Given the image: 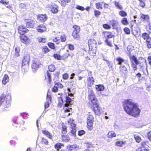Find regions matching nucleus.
Masks as SVG:
<instances>
[{
  "mask_svg": "<svg viewBox=\"0 0 151 151\" xmlns=\"http://www.w3.org/2000/svg\"><path fill=\"white\" fill-rule=\"evenodd\" d=\"M42 132L44 135L50 139H52V134L48 131L44 130L42 131Z\"/></svg>",
  "mask_w": 151,
  "mask_h": 151,
  "instance_id": "nucleus-20",
  "label": "nucleus"
},
{
  "mask_svg": "<svg viewBox=\"0 0 151 151\" xmlns=\"http://www.w3.org/2000/svg\"><path fill=\"white\" fill-rule=\"evenodd\" d=\"M70 128L71 129L70 132L72 134V136L74 137H76V126H74L73 125L72 127H70Z\"/></svg>",
  "mask_w": 151,
  "mask_h": 151,
  "instance_id": "nucleus-25",
  "label": "nucleus"
},
{
  "mask_svg": "<svg viewBox=\"0 0 151 151\" xmlns=\"http://www.w3.org/2000/svg\"><path fill=\"white\" fill-rule=\"evenodd\" d=\"M86 132L83 130H81L78 131V134L79 136H81L84 134Z\"/></svg>",
  "mask_w": 151,
  "mask_h": 151,
  "instance_id": "nucleus-61",
  "label": "nucleus"
},
{
  "mask_svg": "<svg viewBox=\"0 0 151 151\" xmlns=\"http://www.w3.org/2000/svg\"><path fill=\"white\" fill-rule=\"evenodd\" d=\"M87 85L88 87H91L94 84L95 80L92 76L88 77L87 79Z\"/></svg>",
  "mask_w": 151,
  "mask_h": 151,
  "instance_id": "nucleus-13",
  "label": "nucleus"
},
{
  "mask_svg": "<svg viewBox=\"0 0 151 151\" xmlns=\"http://www.w3.org/2000/svg\"><path fill=\"white\" fill-rule=\"evenodd\" d=\"M147 135L148 139L151 142V131L148 132L147 133Z\"/></svg>",
  "mask_w": 151,
  "mask_h": 151,
  "instance_id": "nucleus-64",
  "label": "nucleus"
},
{
  "mask_svg": "<svg viewBox=\"0 0 151 151\" xmlns=\"http://www.w3.org/2000/svg\"><path fill=\"white\" fill-rule=\"evenodd\" d=\"M71 0H58L59 3L63 6L65 7L66 4L70 2Z\"/></svg>",
  "mask_w": 151,
  "mask_h": 151,
  "instance_id": "nucleus-27",
  "label": "nucleus"
},
{
  "mask_svg": "<svg viewBox=\"0 0 151 151\" xmlns=\"http://www.w3.org/2000/svg\"><path fill=\"white\" fill-rule=\"evenodd\" d=\"M94 13L95 16L96 17H99L101 14V12L99 11L96 10H94Z\"/></svg>",
  "mask_w": 151,
  "mask_h": 151,
  "instance_id": "nucleus-51",
  "label": "nucleus"
},
{
  "mask_svg": "<svg viewBox=\"0 0 151 151\" xmlns=\"http://www.w3.org/2000/svg\"><path fill=\"white\" fill-rule=\"evenodd\" d=\"M9 81V78L8 75L5 74L2 80V83L4 85H5L6 83Z\"/></svg>",
  "mask_w": 151,
  "mask_h": 151,
  "instance_id": "nucleus-23",
  "label": "nucleus"
},
{
  "mask_svg": "<svg viewBox=\"0 0 151 151\" xmlns=\"http://www.w3.org/2000/svg\"><path fill=\"white\" fill-rule=\"evenodd\" d=\"M88 99L91 104V108L96 115H100L102 113V110L99 106L98 100L93 90L90 89L88 91Z\"/></svg>",
  "mask_w": 151,
  "mask_h": 151,
  "instance_id": "nucleus-2",
  "label": "nucleus"
},
{
  "mask_svg": "<svg viewBox=\"0 0 151 151\" xmlns=\"http://www.w3.org/2000/svg\"><path fill=\"white\" fill-rule=\"evenodd\" d=\"M36 29L38 32L42 33L46 31L47 28L45 25L40 24L36 27Z\"/></svg>",
  "mask_w": 151,
  "mask_h": 151,
  "instance_id": "nucleus-15",
  "label": "nucleus"
},
{
  "mask_svg": "<svg viewBox=\"0 0 151 151\" xmlns=\"http://www.w3.org/2000/svg\"><path fill=\"white\" fill-rule=\"evenodd\" d=\"M58 107H61L63 104V100L62 97H60L58 98Z\"/></svg>",
  "mask_w": 151,
  "mask_h": 151,
  "instance_id": "nucleus-34",
  "label": "nucleus"
},
{
  "mask_svg": "<svg viewBox=\"0 0 151 151\" xmlns=\"http://www.w3.org/2000/svg\"><path fill=\"white\" fill-rule=\"evenodd\" d=\"M145 43L147 48L148 49L151 48V38L146 41Z\"/></svg>",
  "mask_w": 151,
  "mask_h": 151,
  "instance_id": "nucleus-44",
  "label": "nucleus"
},
{
  "mask_svg": "<svg viewBox=\"0 0 151 151\" xmlns=\"http://www.w3.org/2000/svg\"><path fill=\"white\" fill-rule=\"evenodd\" d=\"M47 45L49 47L52 49H55V44L52 42H49L48 43Z\"/></svg>",
  "mask_w": 151,
  "mask_h": 151,
  "instance_id": "nucleus-58",
  "label": "nucleus"
},
{
  "mask_svg": "<svg viewBox=\"0 0 151 151\" xmlns=\"http://www.w3.org/2000/svg\"><path fill=\"white\" fill-rule=\"evenodd\" d=\"M95 88L99 91H103L104 89V87L102 85L99 84L95 85Z\"/></svg>",
  "mask_w": 151,
  "mask_h": 151,
  "instance_id": "nucleus-30",
  "label": "nucleus"
},
{
  "mask_svg": "<svg viewBox=\"0 0 151 151\" xmlns=\"http://www.w3.org/2000/svg\"><path fill=\"white\" fill-rule=\"evenodd\" d=\"M67 126L64 123L62 124L61 132L63 134H66L67 132Z\"/></svg>",
  "mask_w": 151,
  "mask_h": 151,
  "instance_id": "nucleus-32",
  "label": "nucleus"
},
{
  "mask_svg": "<svg viewBox=\"0 0 151 151\" xmlns=\"http://www.w3.org/2000/svg\"><path fill=\"white\" fill-rule=\"evenodd\" d=\"M30 61V56L29 54L26 53L24 55L23 59L22 61V68L24 71H27L28 69L29 62Z\"/></svg>",
  "mask_w": 151,
  "mask_h": 151,
  "instance_id": "nucleus-5",
  "label": "nucleus"
},
{
  "mask_svg": "<svg viewBox=\"0 0 151 151\" xmlns=\"http://www.w3.org/2000/svg\"><path fill=\"white\" fill-rule=\"evenodd\" d=\"M74 120L72 118H70L68 119V122L70 124V127H72L73 125L74 126H76V124L74 123Z\"/></svg>",
  "mask_w": 151,
  "mask_h": 151,
  "instance_id": "nucleus-43",
  "label": "nucleus"
},
{
  "mask_svg": "<svg viewBox=\"0 0 151 151\" xmlns=\"http://www.w3.org/2000/svg\"><path fill=\"white\" fill-rule=\"evenodd\" d=\"M26 26L27 28H33L35 24V21L32 19H24Z\"/></svg>",
  "mask_w": 151,
  "mask_h": 151,
  "instance_id": "nucleus-8",
  "label": "nucleus"
},
{
  "mask_svg": "<svg viewBox=\"0 0 151 151\" xmlns=\"http://www.w3.org/2000/svg\"><path fill=\"white\" fill-rule=\"evenodd\" d=\"M121 23L124 25H127L128 24L127 19L126 17L123 18L121 20Z\"/></svg>",
  "mask_w": 151,
  "mask_h": 151,
  "instance_id": "nucleus-35",
  "label": "nucleus"
},
{
  "mask_svg": "<svg viewBox=\"0 0 151 151\" xmlns=\"http://www.w3.org/2000/svg\"><path fill=\"white\" fill-rule=\"evenodd\" d=\"M134 138L136 140V142L139 143L140 142L142 141V139L141 137L138 136L136 135H134Z\"/></svg>",
  "mask_w": 151,
  "mask_h": 151,
  "instance_id": "nucleus-50",
  "label": "nucleus"
},
{
  "mask_svg": "<svg viewBox=\"0 0 151 151\" xmlns=\"http://www.w3.org/2000/svg\"><path fill=\"white\" fill-rule=\"evenodd\" d=\"M62 141L65 142H68L70 140V138L68 136L64 135H62Z\"/></svg>",
  "mask_w": 151,
  "mask_h": 151,
  "instance_id": "nucleus-39",
  "label": "nucleus"
},
{
  "mask_svg": "<svg viewBox=\"0 0 151 151\" xmlns=\"http://www.w3.org/2000/svg\"><path fill=\"white\" fill-rule=\"evenodd\" d=\"M17 29L18 33L20 35L25 34L28 32L29 30L27 27L23 25H20L17 27Z\"/></svg>",
  "mask_w": 151,
  "mask_h": 151,
  "instance_id": "nucleus-9",
  "label": "nucleus"
},
{
  "mask_svg": "<svg viewBox=\"0 0 151 151\" xmlns=\"http://www.w3.org/2000/svg\"><path fill=\"white\" fill-rule=\"evenodd\" d=\"M39 65L37 63L33 62L32 65V68L33 70H36L39 68Z\"/></svg>",
  "mask_w": 151,
  "mask_h": 151,
  "instance_id": "nucleus-33",
  "label": "nucleus"
},
{
  "mask_svg": "<svg viewBox=\"0 0 151 151\" xmlns=\"http://www.w3.org/2000/svg\"><path fill=\"white\" fill-rule=\"evenodd\" d=\"M47 8L53 14H57L58 12V7L55 4H52L51 5L48 6Z\"/></svg>",
  "mask_w": 151,
  "mask_h": 151,
  "instance_id": "nucleus-11",
  "label": "nucleus"
},
{
  "mask_svg": "<svg viewBox=\"0 0 151 151\" xmlns=\"http://www.w3.org/2000/svg\"><path fill=\"white\" fill-rule=\"evenodd\" d=\"M149 142L148 141H143L141 144V147L144 148L147 146V144H148Z\"/></svg>",
  "mask_w": 151,
  "mask_h": 151,
  "instance_id": "nucleus-54",
  "label": "nucleus"
},
{
  "mask_svg": "<svg viewBox=\"0 0 151 151\" xmlns=\"http://www.w3.org/2000/svg\"><path fill=\"white\" fill-rule=\"evenodd\" d=\"M119 14L120 16L123 17H125L127 15V12L123 10L120 11L119 12Z\"/></svg>",
  "mask_w": 151,
  "mask_h": 151,
  "instance_id": "nucleus-41",
  "label": "nucleus"
},
{
  "mask_svg": "<svg viewBox=\"0 0 151 151\" xmlns=\"http://www.w3.org/2000/svg\"><path fill=\"white\" fill-rule=\"evenodd\" d=\"M79 33L80 32H73L72 36L74 39L78 40L80 38Z\"/></svg>",
  "mask_w": 151,
  "mask_h": 151,
  "instance_id": "nucleus-31",
  "label": "nucleus"
},
{
  "mask_svg": "<svg viewBox=\"0 0 151 151\" xmlns=\"http://www.w3.org/2000/svg\"><path fill=\"white\" fill-rule=\"evenodd\" d=\"M37 41L39 43H45L46 41V39L45 38L38 37L37 38Z\"/></svg>",
  "mask_w": 151,
  "mask_h": 151,
  "instance_id": "nucleus-42",
  "label": "nucleus"
},
{
  "mask_svg": "<svg viewBox=\"0 0 151 151\" xmlns=\"http://www.w3.org/2000/svg\"><path fill=\"white\" fill-rule=\"evenodd\" d=\"M73 28L74 29L73 32H80L81 29L79 26L77 25H74L73 27Z\"/></svg>",
  "mask_w": 151,
  "mask_h": 151,
  "instance_id": "nucleus-36",
  "label": "nucleus"
},
{
  "mask_svg": "<svg viewBox=\"0 0 151 151\" xmlns=\"http://www.w3.org/2000/svg\"><path fill=\"white\" fill-rule=\"evenodd\" d=\"M114 3L115 6L119 10H122L123 9V7L119 3L116 1H114Z\"/></svg>",
  "mask_w": 151,
  "mask_h": 151,
  "instance_id": "nucleus-37",
  "label": "nucleus"
},
{
  "mask_svg": "<svg viewBox=\"0 0 151 151\" xmlns=\"http://www.w3.org/2000/svg\"><path fill=\"white\" fill-rule=\"evenodd\" d=\"M72 99L70 97L66 96L65 97V102L66 103L64 104V107H67L70 104L71 102Z\"/></svg>",
  "mask_w": 151,
  "mask_h": 151,
  "instance_id": "nucleus-26",
  "label": "nucleus"
},
{
  "mask_svg": "<svg viewBox=\"0 0 151 151\" xmlns=\"http://www.w3.org/2000/svg\"><path fill=\"white\" fill-rule=\"evenodd\" d=\"M19 38L20 41L25 44H27L30 41L29 38L25 34L20 35Z\"/></svg>",
  "mask_w": 151,
  "mask_h": 151,
  "instance_id": "nucleus-10",
  "label": "nucleus"
},
{
  "mask_svg": "<svg viewBox=\"0 0 151 151\" xmlns=\"http://www.w3.org/2000/svg\"><path fill=\"white\" fill-rule=\"evenodd\" d=\"M76 8L78 10L82 11H84L85 9L83 7L79 5H77L76 7Z\"/></svg>",
  "mask_w": 151,
  "mask_h": 151,
  "instance_id": "nucleus-62",
  "label": "nucleus"
},
{
  "mask_svg": "<svg viewBox=\"0 0 151 151\" xmlns=\"http://www.w3.org/2000/svg\"><path fill=\"white\" fill-rule=\"evenodd\" d=\"M64 145L62 143L59 142L56 143L54 146L55 148L57 150H59L61 149L62 147H64Z\"/></svg>",
  "mask_w": 151,
  "mask_h": 151,
  "instance_id": "nucleus-22",
  "label": "nucleus"
},
{
  "mask_svg": "<svg viewBox=\"0 0 151 151\" xmlns=\"http://www.w3.org/2000/svg\"><path fill=\"white\" fill-rule=\"evenodd\" d=\"M20 50L19 47H16L15 49V52L14 56L16 57H19L20 55L19 52Z\"/></svg>",
  "mask_w": 151,
  "mask_h": 151,
  "instance_id": "nucleus-46",
  "label": "nucleus"
},
{
  "mask_svg": "<svg viewBox=\"0 0 151 151\" xmlns=\"http://www.w3.org/2000/svg\"><path fill=\"white\" fill-rule=\"evenodd\" d=\"M116 60L118 61V64L120 65H122L121 63L124 62V59L120 57H117L116 58Z\"/></svg>",
  "mask_w": 151,
  "mask_h": 151,
  "instance_id": "nucleus-52",
  "label": "nucleus"
},
{
  "mask_svg": "<svg viewBox=\"0 0 151 151\" xmlns=\"http://www.w3.org/2000/svg\"><path fill=\"white\" fill-rule=\"evenodd\" d=\"M46 75L45 76V79L47 80V84L48 85L50 86L52 82L51 74L48 71H47L46 73Z\"/></svg>",
  "mask_w": 151,
  "mask_h": 151,
  "instance_id": "nucleus-17",
  "label": "nucleus"
},
{
  "mask_svg": "<svg viewBox=\"0 0 151 151\" xmlns=\"http://www.w3.org/2000/svg\"><path fill=\"white\" fill-rule=\"evenodd\" d=\"M126 143L125 141H116L115 144V145L118 147H122Z\"/></svg>",
  "mask_w": 151,
  "mask_h": 151,
  "instance_id": "nucleus-24",
  "label": "nucleus"
},
{
  "mask_svg": "<svg viewBox=\"0 0 151 151\" xmlns=\"http://www.w3.org/2000/svg\"><path fill=\"white\" fill-rule=\"evenodd\" d=\"M55 66L54 65H51L48 66L49 71L51 72H53L55 70Z\"/></svg>",
  "mask_w": 151,
  "mask_h": 151,
  "instance_id": "nucleus-56",
  "label": "nucleus"
},
{
  "mask_svg": "<svg viewBox=\"0 0 151 151\" xmlns=\"http://www.w3.org/2000/svg\"><path fill=\"white\" fill-rule=\"evenodd\" d=\"M53 41L56 43V44L58 45L60 43V41L59 39L57 37H55L53 40Z\"/></svg>",
  "mask_w": 151,
  "mask_h": 151,
  "instance_id": "nucleus-57",
  "label": "nucleus"
},
{
  "mask_svg": "<svg viewBox=\"0 0 151 151\" xmlns=\"http://www.w3.org/2000/svg\"><path fill=\"white\" fill-rule=\"evenodd\" d=\"M103 28L105 29L109 30L111 28V26L107 24H104L102 25Z\"/></svg>",
  "mask_w": 151,
  "mask_h": 151,
  "instance_id": "nucleus-49",
  "label": "nucleus"
},
{
  "mask_svg": "<svg viewBox=\"0 0 151 151\" xmlns=\"http://www.w3.org/2000/svg\"><path fill=\"white\" fill-rule=\"evenodd\" d=\"M122 106L125 112L128 114L134 117L138 116L141 110L138 104L135 103L131 99H128L123 102Z\"/></svg>",
  "mask_w": 151,
  "mask_h": 151,
  "instance_id": "nucleus-1",
  "label": "nucleus"
},
{
  "mask_svg": "<svg viewBox=\"0 0 151 151\" xmlns=\"http://www.w3.org/2000/svg\"><path fill=\"white\" fill-rule=\"evenodd\" d=\"M135 59L136 61H137L138 65H139L141 68H143L145 66L147 67V65L146 63V60L144 58L142 57H140L139 58L138 60L137 58L135 56Z\"/></svg>",
  "mask_w": 151,
  "mask_h": 151,
  "instance_id": "nucleus-6",
  "label": "nucleus"
},
{
  "mask_svg": "<svg viewBox=\"0 0 151 151\" xmlns=\"http://www.w3.org/2000/svg\"><path fill=\"white\" fill-rule=\"evenodd\" d=\"M123 30L125 34L129 35L130 34V30L129 28L125 27Z\"/></svg>",
  "mask_w": 151,
  "mask_h": 151,
  "instance_id": "nucleus-55",
  "label": "nucleus"
},
{
  "mask_svg": "<svg viewBox=\"0 0 151 151\" xmlns=\"http://www.w3.org/2000/svg\"><path fill=\"white\" fill-rule=\"evenodd\" d=\"M119 73L122 75H125L128 72L127 68L123 65H121L119 67Z\"/></svg>",
  "mask_w": 151,
  "mask_h": 151,
  "instance_id": "nucleus-14",
  "label": "nucleus"
},
{
  "mask_svg": "<svg viewBox=\"0 0 151 151\" xmlns=\"http://www.w3.org/2000/svg\"><path fill=\"white\" fill-rule=\"evenodd\" d=\"M109 22L112 26L113 29H115L117 27L119 22L117 20L113 19L109 21Z\"/></svg>",
  "mask_w": 151,
  "mask_h": 151,
  "instance_id": "nucleus-18",
  "label": "nucleus"
},
{
  "mask_svg": "<svg viewBox=\"0 0 151 151\" xmlns=\"http://www.w3.org/2000/svg\"><path fill=\"white\" fill-rule=\"evenodd\" d=\"M89 49H95L97 46V42L96 41L93 39H90L88 41Z\"/></svg>",
  "mask_w": 151,
  "mask_h": 151,
  "instance_id": "nucleus-12",
  "label": "nucleus"
},
{
  "mask_svg": "<svg viewBox=\"0 0 151 151\" xmlns=\"http://www.w3.org/2000/svg\"><path fill=\"white\" fill-rule=\"evenodd\" d=\"M93 122L87 121V127L89 130H91L93 129Z\"/></svg>",
  "mask_w": 151,
  "mask_h": 151,
  "instance_id": "nucleus-28",
  "label": "nucleus"
},
{
  "mask_svg": "<svg viewBox=\"0 0 151 151\" xmlns=\"http://www.w3.org/2000/svg\"><path fill=\"white\" fill-rule=\"evenodd\" d=\"M87 121L94 122V117L93 115L92 114L88 115Z\"/></svg>",
  "mask_w": 151,
  "mask_h": 151,
  "instance_id": "nucleus-53",
  "label": "nucleus"
},
{
  "mask_svg": "<svg viewBox=\"0 0 151 151\" xmlns=\"http://www.w3.org/2000/svg\"><path fill=\"white\" fill-rule=\"evenodd\" d=\"M132 47H133L132 46H129L127 47V49L129 53L128 56L130 59L132 70L134 72L138 69L137 65H138L137 61L136 60L135 56L134 55H132L130 53L131 52L133 49V48L131 49Z\"/></svg>",
  "mask_w": 151,
  "mask_h": 151,
  "instance_id": "nucleus-3",
  "label": "nucleus"
},
{
  "mask_svg": "<svg viewBox=\"0 0 151 151\" xmlns=\"http://www.w3.org/2000/svg\"><path fill=\"white\" fill-rule=\"evenodd\" d=\"M67 37L66 35L65 34L61 35L60 37V41L61 42H65L67 40Z\"/></svg>",
  "mask_w": 151,
  "mask_h": 151,
  "instance_id": "nucleus-38",
  "label": "nucleus"
},
{
  "mask_svg": "<svg viewBox=\"0 0 151 151\" xmlns=\"http://www.w3.org/2000/svg\"><path fill=\"white\" fill-rule=\"evenodd\" d=\"M107 136L108 138H112L113 137H116V134L114 131H110L108 133Z\"/></svg>",
  "mask_w": 151,
  "mask_h": 151,
  "instance_id": "nucleus-29",
  "label": "nucleus"
},
{
  "mask_svg": "<svg viewBox=\"0 0 151 151\" xmlns=\"http://www.w3.org/2000/svg\"><path fill=\"white\" fill-rule=\"evenodd\" d=\"M96 48L95 49H89L88 54L90 57L91 58H93L96 55Z\"/></svg>",
  "mask_w": 151,
  "mask_h": 151,
  "instance_id": "nucleus-19",
  "label": "nucleus"
},
{
  "mask_svg": "<svg viewBox=\"0 0 151 151\" xmlns=\"http://www.w3.org/2000/svg\"><path fill=\"white\" fill-rule=\"evenodd\" d=\"M102 35L105 39L104 42L106 44L110 47H112L111 41L109 40L110 39L114 38L115 37L112 32L109 31H104L102 32Z\"/></svg>",
  "mask_w": 151,
  "mask_h": 151,
  "instance_id": "nucleus-4",
  "label": "nucleus"
},
{
  "mask_svg": "<svg viewBox=\"0 0 151 151\" xmlns=\"http://www.w3.org/2000/svg\"><path fill=\"white\" fill-rule=\"evenodd\" d=\"M141 37L143 40H145V41L151 38L150 37L149 34L146 32L143 33L142 34Z\"/></svg>",
  "mask_w": 151,
  "mask_h": 151,
  "instance_id": "nucleus-21",
  "label": "nucleus"
},
{
  "mask_svg": "<svg viewBox=\"0 0 151 151\" xmlns=\"http://www.w3.org/2000/svg\"><path fill=\"white\" fill-rule=\"evenodd\" d=\"M48 17L46 14H38L37 15V19L38 20L41 22H44L46 21Z\"/></svg>",
  "mask_w": 151,
  "mask_h": 151,
  "instance_id": "nucleus-16",
  "label": "nucleus"
},
{
  "mask_svg": "<svg viewBox=\"0 0 151 151\" xmlns=\"http://www.w3.org/2000/svg\"><path fill=\"white\" fill-rule=\"evenodd\" d=\"M55 83V85H56L57 86L58 88H62L63 87V85L60 82H57Z\"/></svg>",
  "mask_w": 151,
  "mask_h": 151,
  "instance_id": "nucleus-63",
  "label": "nucleus"
},
{
  "mask_svg": "<svg viewBox=\"0 0 151 151\" xmlns=\"http://www.w3.org/2000/svg\"><path fill=\"white\" fill-rule=\"evenodd\" d=\"M103 2H98L95 4V6L96 8L99 9H102L103 8L102 4Z\"/></svg>",
  "mask_w": 151,
  "mask_h": 151,
  "instance_id": "nucleus-40",
  "label": "nucleus"
},
{
  "mask_svg": "<svg viewBox=\"0 0 151 151\" xmlns=\"http://www.w3.org/2000/svg\"><path fill=\"white\" fill-rule=\"evenodd\" d=\"M53 57L55 59L58 60H60L62 59V57L60 55L58 54H54L53 55Z\"/></svg>",
  "mask_w": 151,
  "mask_h": 151,
  "instance_id": "nucleus-47",
  "label": "nucleus"
},
{
  "mask_svg": "<svg viewBox=\"0 0 151 151\" xmlns=\"http://www.w3.org/2000/svg\"><path fill=\"white\" fill-rule=\"evenodd\" d=\"M144 0H138L139 2V5L142 8H145V4L143 1Z\"/></svg>",
  "mask_w": 151,
  "mask_h": 151,
  "instance_id": "nucleus-59",
  "label": "nucleus"
},
{
  "mask_svg": "<svg viewBox=\"0 0 151 151\" xmlns=\"http://www.w3.org/2000/svg\"><path fill=\"white\" fill-rule=\"evenodd\" d=\"M42 52L45 54L50 51V50L47 46H43L42 48Z\"/></svg>",
  "mask_w": 151,
  "mask_h": 151,
  "instance_id": "nucleus-45",
  "label": "nucleus"
},
{
  "mask_svg": "<svg viewBox=\"0 0 151 151\" xmlns=\"http://www.w3.org/2000/svg\"><path fill=\"white\" fill-rule=\"evenodd\" d=\"M11 99V96L10 94L8 93L7 95L2 94L0 96V106L1 105L4 101H9Z\"/></svg>",
  "mask_w": 151,
  "mask_h": 151,
  "instance_id": "nucleus-7",
  "label": "nucleus"
},
{
  "mask_svg": "<svg viewBox=\"0 0 151 151\" xmlns=\"http://www.w3.org/2000/svg\"><path fill=\"white\" fill-rule=\"evenodd\" d=\"M140 17L141 19L145 20H148L149 19V17L148 15H145L144 14H141Z\"/></svg>",
  "mask_w": 151,
  "mask_h": 151,
  "instance_id": "nucleus-48",
  "label": "nucleus"
},
{
  "mask_svg": "<svg viewBox=\"0 0 151 151\" xmlns=\"http://www.w3.org/2000/svg\"><path fill=\"white\" fill-rule=\"evenodd\" d=\"M58 88L57 87V86L56 85H55V83L54 86L52 89V91L53 92L55 93L58 92Z\"/></svg>",
  "mask_w": 151,
  "mask_h": 151,
  "instance_id": "nucleus-60",
  "label": "nucleus"
}]
</instances>
